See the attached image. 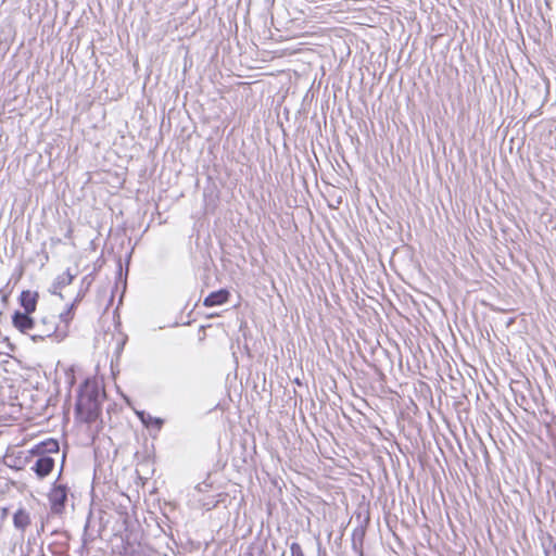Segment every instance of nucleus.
<instances>
[{
  "label": "nucleus",
  "instance_id": "nucleus-5",
  "mask_svg": "<svg viewBox=\"0 0 556 556\" xmlns=\"http://www.w3.org/2000/svg\"><path fill=\"white\" fill-rule=\"evenodd\" d=\"M54 467V459L50 456H39L35 462L33 469L39 478L48 476Z\"/></svg>",
  "mask_w": 556,
  "mask_h": 556
},
{
  "label": "nucleus",
  "instance_id": "nucleus-4",
  "mask_svg": "<svg viewBox=\"0 0 556 556\" xmlns=\"http://www.w3.org/2000/svg\"><path fill=\"white\" fill-rule=\"evenodd\" d=\"M27 313H15L13 316V325L23 333L30 337L33 326L35 325V318L28 316Z\"/></svg>",
  "mask_w": 556,
  "mask_h": 556
},
{
  "label": "nucleus",
  "instance_id": "nucleus-11",
  "mask_svg": "<svg viewBox=\"0 0 556 556\" xmlns=\"http://www.w3.org/2000/svg\"><path fill=\"white\" fill-rule=\"evenodd\" d=\"M552 552H553L554 554H556V542H555V543H553Z\"/></svg>",
  "mask_w": 556,
  "mask_h": 556
},
{
  "label": "nucleus",
  "instance_id": "nucleus-8",
  "mask_svg": "<svg viewBox=\"0 0 556 556\" xmlns=\"http://www.w3.org/2000/svg\"><path fill=\"white\" fill-rule=\"evenodd\" d=\"M36 298L37 294L30 291H23L21 295V303L25 309V313L30 314L36 309Z\"/></svg>",
  "mask_w": 556,
  "mask_h": 556
},
{
  "label": "nucleus",
  "instance_id": "nucleus-3",
  "mask_svg": "<svg viewBox=\"0 0 556 556\" xmlns=\"http://www.w3.org/2000/svg\"><path fill=\"white\" fill-rule=\"evenodd\" d=\"M67 501V488L54 485L49 493V502L53 514H62Z\"/></svg>",
  "mask_w": 556,
  "mask_h": 556
},
{
  "label": "nucleus",
  "instance_id": "nucleus-6",
  "mask_svg": "<svg viewBox=\"0 0 556 556\" xmlns=\"http://www.w3.org/2000/svg\"><path fill=\"white\" fill-rule=\"evenodd\" d=\"M230 296L229 291L226 289H220L218 291L210 293L205 299L203 304L207 307L215 306V305H222L226 302H228Z\"/></svg>",
  "mask_w": 556,
  "mask_h": 556
},
{
  "label": "nucleus",
  "instance_id": "nucleus-12",
  "mask_svg": "<svg viewBox=\"0 0 556 556\" xmlns=\"http://www.w3.org/2000/svg\"><path fill=\"white\" fill-rule=\"evenodd\" d=\"M7 511H8V509H7V508H3V510H2L3 516H5V515H7Z\"/></svg>",
  "mask_w": 556,
  "mask_h": 556
},
{
  "label": "nucleus",
  "instance_id": "nucleus-9",
  "mask_svg": "<svg viewBox=\"0 0 556 556\" xmlns=\"http://www.w3.org/2000/svg\"><path fill=\"white\" fill-rule=\"evenodd\" d=\"M291 556H305L299 543H292L290 546Z\"/></svg>",
  "mask_w": 556,
  "mask_h": 556
},
{
  "label": "nucleus",
  "instance_id": "nucleus-10",
  "mask_svg": "<svg viewBox=\"0 0 556 556\" xmlns=\"http://www.w3.org/2000/svg\"><path fill=\"white\" fill-rule=\"evenodd\" d=\"M45 450L48 451V452H54V453H58L59 452V444L56 441H50L48 443H45Z\"/></svg>",
  "mask_w": 556,
  "mask_h": 556
},
{
  "label": "nucleus",
  "instance_id": "nucleus-7",
  "mask_svg": "<svg viewBox=\"0 0 556 556\" xmlns=\"http://www.w3.org/2000/svg\"><path fill=\"white\" fill-rule=\"evenodd\" d=\"M13 523L17 530L24 532L26 528L30 525L29 513L24 508L17 509L13 515Z\"/></svg>",
  "mask_w": 556,
  "mask_h": 556
},
{
  "label": "nucleus",
  "instance_id": "nucleus-2",
  "mask_svg": "<svg viewBox=\"0 0 556 556\" xmlns=\"http://www.w3.org/2000/svg\"><path fill=\"white\" fill-rule=\"evenodd\" d=\"M100 414L99 392L97 389L86 388L78 396L76 415L80 421L93 422Z\"/></svg>",
  "mask_w": 556,
  "mask_h": 556
},
{
  "label": "nucleus",
  "instance_id": "nucleus-1",
  "mask_svg": "<svg viewBox=\"0 0 556 556\" xmlns=\"http://www.w3.org/2000/svg\"><path fill=\"white\" fill-rule=\"evenodd\" d=\"M71 309L59 315L43 314L40 318L35 319L30 338L37 341L54 336L58 341L63 340L67 334V324L72 319Z\"/></svg>",
  "mask_w": 556,
  "mask_h": 556
}]
</instances>
